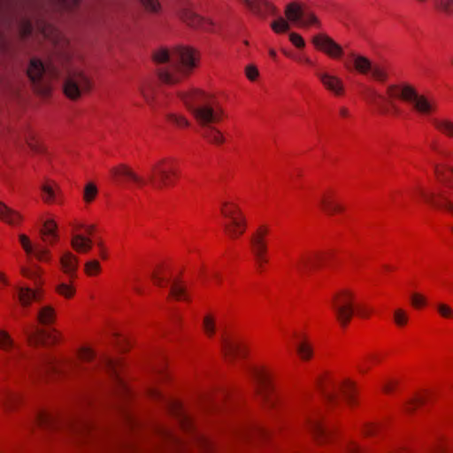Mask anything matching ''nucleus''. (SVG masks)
Returning a JSON list of instances; mask_svg holds the SVG:
<instances>
[{
    "label": "nucleus",
    "instance_id": "1",
    "mask_svg": "<svg viewBox=\"0 0 453 453\" xmlns=\"http://www.w3.org/2000/svg\"><path fill=\"white\" fill-rule=\"evenodd\" d=\"M153 59L158 64H167V67L158 71L160 79L166 83L177 81L175 72L186 73L195 65V56L191 49L176 47L173 50L159 48L153 53Z\"/></svg>",
    "mask_w": 453,
    "mask_h": 453
},
{
    "label": "nucleus",
    "instance_id": "2",
    "mask_svg": "<svg viewBox=\"0 0 453 453\" xmlns=\"http://www.w3.org/2000/svg\"><path fill=\"white\" fill-rule=\"evenodd\" d=\"M225 236L231 241L241 239L248 229V219L237 203L226 200L219 208Z\"/></svg>",
    "mask_w": 453,
    "mask_h": 453
},
{
    "label": "nucleus",
    "instance_id": "3",
    "mask_svg": "<svg viewBox=\"0 0 453 453\" xmlns=\"http://www.w3.org/2000/svg\"><path fill=\"white\" fill-rule=\"evenodd\" d=\"M357 298V292L350 288H339L332 295L330 307L342 328H346L354 318Z\"/></svg>",
    "mask_w": 453,
    "mask_h": 453
},
{
    "label": "nucleus",
    "instance_id": "4",
    "mask_svg": "<svg viewBox=\"0 0 453 453\" xmlns=\"http://www.w3.org/2000/svg\"><path fill=\"white\" fill-rule=\"evenodd\" d=\"M285 15L287 19L279 17L277 20L271 23V27L275 33L288 31L290 27V24L303 27L310 25H320L319 19L312 12L306 11L301 4L296 2L286 5Z\"/></svg>",
    "mask_w": 453,
    "mask_h": 453
},
{
    "label": "nucleus",
    "instance_id": "5",
    "mask_svg": "<svg viewBox=\"0 0 453 453\" xmlns=\"http://www.w3.org/2000/svg\"><path fill=\"white\" fill-rule=\"evenodd\" d=\"M27 73L36 93L47 95L50 92V81L53 75V69L50 65L38 58H32Z\"/></svg>",
    "mask_w": 453,
    "mask_h": 453
},
{
    "label": "nucleus",
    "instance_id": "6",
    "mask_svg": "<svg viewBox=\"0 0 453 453\" xmlns=\"http://www.w3.org/2000/svg\"><path fill=\"white\" fill-rule=\"evenodd\" d=\"M270 232L269 226L260 225L250 235V251L259 270H263L269 263L268 236Z\"/></svg>",
    "mask_w": 453,
    "mask_h": 453
},
{
    "label": "nucleus",
    "instance_id": "7",
    "mask_svg": "<svg viewBox=\"0 0 453 453\" xmlns=\"http://www.w3.org/2000/svg\"><path fill=\"white\" fill-rule=\"evenodd\" d=\"M250 346L242 339L232 336H223L221 339V353L224 358L234 363L239 359H245L250 356Z\"/></svg>",
    "mask_w": 453,
    "mask_h": 453
},
{
    "label": "nucleus",
    "instance_id": "8",
    "mask_svg": "<svg viewBox=\"0 0 453 453\" xmlns=\"http://www.w3.org/2000/svg\"><path fill=\"white\" fill-rule=\"evenodd\" d=\"M252 375L257 382V395L264 402H267L274 388V371L266 365H257L252 368Z\"/></svg>",
    "mask_w": 453,
    "mask_h": 453
},
{
    "label": "nucleus",
    "instance_id": "9",
    "mask_svg": "<svg viewBox=\"0 0 453 453\" xmlns=\"http://www.w3.org/2000/svg\"><path fill=\"white\" fill-rule=\"evenodd\" d=\"M89 88V79L80 70L68 73L64 81V92L70 99H77L83 91Z\"/></svg>",
    "mask_w": 453,
    "mask_h": 453
},
{
    "label": "nucleus",
    "instance_id": "10",
    "mask_svg": "<svg viewBox=\"0 0 453 453\" xmlns=\"http://www.w3.org/2000/svg\"><path fill=\"white\" fill-rule=\"evenodd\" d=\"M395 88H397V87L393 85L389 87L390 90ZM398 89L400 91V96L403 100L411 103L417 111L426 113L433 109V102L428 100L426 96L418 94L411 86L404 84L399 87Z\"/></svg>",
    "mask_w": 453,
    "mask_h": 453
},
{
    "label": "nucleus",
    "instance_id": "11",
    "mask_svg": "<svg viewBox=\"0 0 453 453\" xmlns=\"http://www.w3.org/2000/svg\"><path fill=\"white\" fill-rule=\"evenodd\" d=\"M201 92L199 90H196L192 93L182 94L181 97L188 108L194 114L196 119L203 125L208 126V124L213 121L216 119L215 112L211 107L209 106H201V107H194L192 104V101L196 98V96Z\"/></svg>",
    "mask_w": 453,
    "mask_h": 453
},
{
    "label": "nucleus",
    "instance_id": "12",
    "mask_svg": "<svg viewBox=\"0 0 453 453\" xmlns=\"http://www.w3.org/2000/svg\"><path fill=\"white\" fill-rule=\"evenodd\" d=\"M350 58L353 60V65L357 72L363 74H367L370 73L372 77L379 81H383L386 79V71L379 65L373 64L366 57L351 52Z\"/></svg>",
    "mask_w": 453,
    "mask_h": 453
},
{
    "label": "nucleus",
    "instance_id": "13",
    "mask_svg": "<svg viewBox=\"0 0 453 453\" xmlns=\"http://www.w3.org/2000/svg\"><path fill=\"white\" fill-rule=\"evenodd\" d=\"M17 298L22 308H29L34 303H41L44 298V290L42 287L35 286V288L27 286L17 287Z\"/></svg>",
    "mask_w": 453,
    "mask_h": 453
},
{
    "label": "nucleus",
    "instance_id": "14",
    "mask_svg": "<svg viewBox=\"0 0 453 453\" xmlns=\"http://www.w3.org/2000/svg\"><path fill=\"white\" fill-rule=\"evenodd\" d=\"M313 44L327 56L338 58L343 55V48L326 34H319L312 37Z\"/></svg>",
    "mask_w": 453,
    "mask_h": 453
},
{
    "label": "nucleus",
    "instance_id": "15",
    "mask_svg": "<svg viewBox=\"0 0 453 453\" xmlns=\"http://www.w3.org/2000/svg\"><path fill=\"white\" fill-rule=\"evenodd\" d=\"M111 172L116 181L137 185L143 183L142 177L127 165L119 164L114 166Z\"/></svg>",
    "mask_w": 453,
    "mask_h": 453
},
{
    "label": "nucleus",
    "instance_id": "16",
    "mask_svg": "<svg viewBox=\"0 0 453 453\" xmlns=\"http://www.w3.org/2000/svg\"><path fill=\"white\" fill-rule=\"evenodd\" d=\"M306 426L309 433L318 443L322 444L326 442L328 436V430L323 418L318 416L309 418Z\"/></svg>",
    "mask_w": 453,
    "mask_h": 453
},
{
    "label": "nucleus",
    "instance_id": "17",
    "mask_svg": "<svg viewBox=\"0 0 453 453\" xmlns=\"http://www.w3.org/2000/svg\"><path fill=\"white\" fill-rule=\"evenodd\" d=\"M335 389L342 395L349 406L357 404V383L355 380L349 377L342 378L335 384Z\"/></svg>",
    "mask_w": 453,
    "mask_h": 453
},
{
    "label": "nucleus",
    "instance_id": "18",
    "mask_svg": "<svg viewBox=\"0 0 453 453\" xmlns=\"http://www.w3.org/2000/svg\"><path fill=\"white\" fill-rule=\"evenodd\" d=\"M431 398V392L428 389L416 391L403 403V411L408 415L414 414L419 408L428 403Z\"/></svg>",
    "mask_w": 453,
    "mask_h": 453
},
{
    "label": "nucleus",
    "instance_id": "19",
    "mask_svg": "<svg viewBox=\"0 0 453 453\" xmlns=\"http://www.w3.org/2000/svg\"><path fill=\"white\" fill-rule=\"evenodd\" d=\"M60 269L68 278L77 279L79 258L71 251H65L59 258Z\"/></svg>",
    "mask_w": 453,
    "mask_h": 453
},
{
    "label": "nucleus",
    "instance_id": "20",
    "mask_svg": "<svg viewBox=\"0 0 453 453\" xmlns=\"http://www.w3.org/2000/svg\"><path fill=\"white\" fill-rule=\"evenodd\" d=\"M296 355L302 362H311L314 358V346L311 340L303 335L296 345Z\"/></svg>",
    "mask_w": 453,
    "mask_h": 453
},
{
    "label": "nucleus",
    "instance_id": "21",
    "mask_svg": "<svg viewBox=\"0 0 453 453\" xmlns=\"http://www.w3.org/2000/svg\"><path fill=\"white\" fill-rule=\"evenodd\" d=\"M180 18L184 23L194 28L205 29V23L211 24V21L210 19H204L196 12L188 8L181 10L180 13Z\"/></svg>",
    "mask_w": 453,
    "mask_h": 453
},
{
    "label": "nucleus",
    "instance_id": "22",
    "mask_svg": "<svg viewBox=\"0 0 453 453\" xmlns=\"http://www.w3.org/2000/svg\"><path fill=\"white\" fill-rule=\"evenodd\" d=\"M76 279L68 278V281H59L54 287L55 293L65 300H72L76 296Z\"/></svg>",
    "mask_w": 453,
    "mask_h": 453
},
{
    "label": "nucleus",
    "instance_id": "23",
    "mask_svg": "<svg viewBox=\"0 0 453 453\" xmlns=\"http://www.w3.org/2000/svg\"><path fill=\"white\" fill-rule=\"evenodd\" d=\"M0 220L10 226H19L22 223L23 217L0 200Z\"/></svg>",
    "mask_w": 453,
    "mask_h": 453
},
{
    "label": "nucleus",
    "instance_id": "24",
    "mask_svg": "<svg viewBox=\"0 0 453 453\" xmlns=\"http://www.w3.org/2000/svg\"><path fill=\"white\" fill-rule=\"evenodd\" d=\"M57 229V223L54 220L49 219L45 221L40 231L42 241L49 245L57 243L58 241Z\"/></svg>",
    "mask_w": 453,
    "mask_h": 453
},
{
    "label": "nucleus",
    "instance_id": "25",
    "mask_svg": "<svg viewBox=\"0 0 453 453\" xmlns=\"http://www.w3.org/2000/svg\"><path fill=\"white\" fill-rule=\"evenodd\" d=\"M411 311L404 307H395L392 311V323L398 329H404L411 324Z\"/></svg>",
    "mask_w": 453,
    "mask_h": 453
},
{
    "label": "nucleus",
    "instance_id": "26",
    "mask_svg": "<svg viewBox=\"0 0 453 453\" xmlns=\"http://www.w3.org/2000/svg\"><path fill=\"white\" fill-rule=\"evenodd\" d=\"M169 298L178 302H191L187 285L180 280L173 281L170 288Z\"/></svg>",
    "mask_w": 453,
    "mask_h": 453
},
{
    "label": "nucleus",
    "instance_id": "27",
    "mask_svg": "<svg viewBox=\"0 0 453 453\" xmlns=\"http://www.w3.org/2000/svg\"><path fill=\"white\" fill-rule=\"evenodd\" d=\"M71 247L78 253L87 254L93 247V242L90 238L78 233H72L70 242Z\"/></svg>",
    "mask_w": 453,
    "mask_h": 453
},
{
    "label": "nucleus",
    "instance_id": "28",
    "mask_svg": "<svg viewBox=\"0 0 453 453\" xmlns=\"http://www.w3.org/2000/svg\"><path fill=\"white\" fill-rule=\"evenodd\" d=\"M46 329L37 326L26 331L27 343L28 346L37 348L45 346Z\"/></svg>",
    "mask_w": 453,
    "mask_h": 453
},
{
    "label": "nucleus",
    "instance_id": "29",
    "mask_svg": "<svg viewBox=\"0 0 453 453\" xmlns=\"http://www.w3.org/2000/svg\"><path fill=\"white\" fill-rule=\"evenodd\" d=\"M317 386L325 394L331 392L333 388H335L334 375L333 372L326 371L320 373L317 378Z\"/></svg>",
    "mask_w": 453,
    "mask_h": 453
},
{
    "label": "nucleus",
    "instance_id": "30",
    "mask_svg": "<svg viewBox=\"0 0 453 453\" xmlns=\"http://www.w3.org/2000/svg\"><path fill=\"white\" fill-rule=\"evenodd\" d=\"M153 175L150 180L160 185L166 184L170 181L172 175H175L176 172L173 169H168L162 166H155L153 168Z\"/></svg>",
    "mask_w": 453,
    "mask_h": 453
},
{
    "label": "nucleus",
    "instance_id": "31",
    "mask_svg": "<svg viewBox=\"0 0 453 453\" xmlns=\"http://www.w3.org/2000/svg\"><path fill=\"white\" fill-rule=\"evenodd\" d=\"M20 273L23 277L33 280L35 286L42 287L44 283L42 278L43 271L39 266L21 267Z\"/></svg>",
    "mask_w": 453,
    "mask_h": 453
},
{
    "label": "nucleus",
    "instance_id": "32",
    "mask_svg": "<svg viewBox=\"0 0 453 453\" xmlns=\"http://www.w3.org/2000/svg\"><path fill=\"white\" fill-rule=\"evenodd\" d=\"M319 78L324 86L331 91L336 94H340L342 91V82L338 77L324 73L319 74Z\"/></svg>",
    "mask_w": 453,
    "mask_h": 453
},
{
    "label": "nucleus",
    "instance_id": "33",
    "mask_svg": "<svg viewBox=\"0 0 453 453\" xmlns=\"http://www.w3.org/2000/svg\"><path fill=\"white\" fill-rule=\"evenodd\" d=\"M202 330L208 339H211L216 335V317L213 314L207 313L203 316L202 321Z\"/></svg>",
    "mask_w": 453,
    "mask_h": 453
},
{
    "label": "nucleus",
    "instance_id": "34",
    "mask_svg": "<svg viewBox=\"0 0 453 453\" xmlns=\"http://www.w3.org/2000/svg\"><path fill=\"white\" fill-rule=\"evenodd\" d=\"M168 279V271L165 265H157L151 273V280L157 287H165Z\"/></svg>",
    "mask_w": 453,
    "mask_h": 453
},
{
    "label": "nucleus",
    "instance_id": "35",
    "mask_svg": "<svg viewBox=\"0 0 453 453\" xmlns=\"http://www.w3.org/2000/svg\"><path fill=\"white\" fill-rule=\"evenodd\" d=\"M56 316L55 309L50 305H46L39 310L37 320L40 324L48 326L55 322Z\"/></svg>",
    "mask_w": 453,
    "mask_h": 453
},
{
    "label": "nucleus",
    "instance_id": "36",
    "mask_svg": "<svg viewBox=\"0 0 453 453\" xmlns=\"http://www.w3.org/2000/svg\"><path fill=\"white\" fill-rule=\"evenodd\" d=\"M16 348V342L11 334L5 329H0V350L10 353Z\"/></svg>",
    "mask_w": 453,
    "mask_h": 453
},
{
    "label": "nucleus",
    "instance_id": "37",
    "mask_svg": "<svg viewBox=\"0 0 453 453\" xmlns=\"http://www.w3.org/2000/svg\"><path fill=\"white\" fill-rule=\"evenodd\" d=\"M22 402V396L17 392H8L3 402V406L6 411H12L18 408Z\"/></svg>",
    "mask_w": 453,
    "mask_h": 453
},
{
    "label": "nucleus",
    "instance_id": "38",
    "mask_svg": "<svg viewBox=\"0 0 453 453\" xmlns=\"http://www.w3.org/2000/svg\"><path fill=\"white\" fill-rule=\"evenodd\" d=\"M410 304L414 310H424L428 306V299L420 292H413L410 295Z\"/></svg>",
    "mask_w": 453,
    "mask_h": 453
},
{
    "label": "nucleus",
    "instance_id": "39",
    "mask_svg": "<svg viewBox=\"0 0 453 453\" xmlns=\"http://www.w3.org/2000/svg\"><path fill=\"white\" fill-rule=\"evenodd\" d=\"M319 207L329 215L340 213L344 209L338 200H321Z\"/></svg>",
    "mask_w": 453,
    "mask_h": 453
},
{
    "label": "nucleus",
    "instance_id": "40",
    "mask_svg": "<svg viewBox=\"0 0 453 453\" xmlns=\"http://www.w3.org/2000/svg\"><path fill=\"white\" fill-rule=\"evenodd\" d=\"M83 271L88 277H97L103 269L99 260L94 258L85 262Z\"/></svg>",
    "mask_w": 453,
    "mask_h": 453
},
{
    "label": "nucleus",
    "instance_id": "41",
    "mask_svg": "<svg viewBox=\"0 0 453 453\" xmlns=\"http://www.w3.org/2000/svg\"><path fill=\"white\" fill-rule=\"evenodd\" d=\"M95 245L96 248V254L99 259H101L102 261H108L111 257V252L106 243V241L102 237L96 238Z\"/></svg>",
    "mask_w": 453,
    "mask_h": 453
},
{
    "label": "nucleus",
    "instance_id": "42",
    "mask_svg": "<svg viewBox=\"0 0 453 453\" xmlns=\"http://www.w3.org/2000/svg\"><path fill=\"white\" fill-rule=\"evenodd\" d=\"M435 311L441 319L453 320V307L450 304L445 302H438L435 303Z\"/></svg>",
    "mask_w": 453,
    "mask_h": 453
},
{
    "label": "nucleus",
    "instance_id": "43",
    "mask_svg": "<svg viewBox=\"0 0 453 453\" xmlns=\"http://www.w3.org/2000/svg\"><path fill=\"white\" fill-rule=\"evenodd\" d=\"M77 358L85 363H89L94 360L96 357L95 350L88 345H82L77 349Z\"/></svg>",
    "mask_w": 453,
    "mask_h": 453
},
{
    "label": "nucleus",
    "instance_id": "44",
    "mask_svg": "<svg viewBox=\"0 0 453 453\" xmlns=\"http://www.w3.org/2000/svg\"><path fill=\"white\" fill-rule=\"evenodd\" d=\"M399 381L395 378H387L381 383V391L385 395H391L396 391Z\"/></svg>",
    "mask_w": 453,
    "mask_h": 453
},
{
    "label": "nucleus",
    "instance_id": "45",
    "mask_svg": "<svg viewBox=\"0 0 453 453\" xmlns=\"http://www.w3.org/2000/svg\"><path fill=\"white\" fill-rule=\"evenodd\" d=\"M380 425L375 422H366L361 427V434L365 437H373L378 434Z\"/></svg>",
    "mask_w": 453,
    "mask_h": 453
},
{
    "label": "nucleus",
    "instance_id": "46",
    "mask_svg": "<svg viewBox=\"0 0 453 453\" xmlns=\"http://www.w3.org/2000/svg\"><path fill=\"white\" fill-rule=\"evenodd\" d=\"M432 207L442 211L444 212L453 214V201L452 200H433Z\"/></svg>",
    "mask_w": 453,
    "mask_h": 453
},
{
    "label": "nucleus",
    "instance_id": "47",
    "mask_svg": "<svg viewBox=\"0 0 453 453\" xmlns=\"http://www.w3.org/2000/svg\"><path fill=\"white\" fill-rule=\"evenodd\" d=\"M38 261L50 262L51 260V254L48 249L35 246L34 252L32 254Z\"/></svg>",
    "mask_w": 453,
    "mask_h": 453
},
{
    "label": "nucleus",
    "instance_id": "48",
    "mask_svg": "<svg viewBox=\"0 0 453 453\" xmlns=\"http://www.w3.org/2000/svg\"><path fill=\"white\" fill-rule=\"evenodd\" d=\"M19 243L27 256H32L35 246H33L31 240L25 234H19Z\"/></svg>",
    "mask_w": 453,
    "mask_h": 453
},
{
    "label": "nucleus",
    "instance_id": "49",
    "mask_svg": "<svg viewBox=\"0 0 453 453\" xmlns=\"http://www.w3.org/2000/svg\"><path fill=\"white\" fill-rule=\"evenodd\" d=\"M60 340L61 334L58 331L55 329L46 330L45 346L55 345L58 343Z\"/></svg>",
    "mask_w": 453,
    "mask_h": 453
},
{
    "label": "nucleus",
    "instance_id": "50",
    "mask_svg": "<svg viewBox=\"0 0 453 453\" xmlns=\"http://www.w3.org/2000/svg\"><path fill=\"white\" fill-rule=\"evenodd\" d=\"M52 419V414L47 411H41L37 414V423L41 426H49L51 424Z\"/></svg>",
    "mask_w": 453,
    "mask_h": 453
},
{
    "label": "nucleus",
    "instance_id": "51",
    "mask_svg": "<svg viewBox=\"0 0 453 453\" xmlns=\"http://www.w3.org/2000/svg\"><path fill=\"white\" fill-rule=\"evenodd\" d=\"M209 131L205 134V136L209 138L211 142H221L223 141V136L221 133L212 127H209Z\"/></svg>",
    "mask_w": 453,
    "mask_h": 453
},
{
    "label": "nucleus",
    "instance_id": "52",
    "mask_svg": "<svg viewBox=\"0 0 453 453\" xmlns=\"http://www.w3.org/2000/svg\"><path fill=\"white\" fill-rule=\"evenodd\" d=\"M345 451L347 453H364L362 447L356 441H349L345 445Z\"/></svg>",
    "mask_w": 453,
    "mask_h": 453
},
{
    "label": "nucleus",
    "instance_id": "53",
    "mask_svg": "<svg viewBox=\"0 0 453 453\" xmlns=\"http://www.w3.org/2000/svg\"><path fill=\"white\" fill-rule=\"evenodd\" d=\"M98 194V190L96 186L92 183L88 182L84 188V196L85 198H91Z\"/></svg>",
    "mask_w": 453,
    "mask_h": 453
},
{
    "label": "nucleus",
    "instance_id": "54",
    "mask_svg": "<svg viewBox=\"0 0 453 453\" xmlns=\"http://www.w3.org/2000/svg\"><path fill=\"white\" fill-rule=\"evenodd\" d=\"M437 126L444 133L453 135V122H451L449 120H441L437 123Z\"/></svg>",
    "mask_w": 453,
    "mask_h": 453
},
{
    "label": "nucleus",
    "instance_id": "55",
    "mask_svg": "<svg viewBox=\"0 0 453 453\" xmlns=\"http://www.w3.org/2000/svg\"><path fill=\"white\" fill-rule=\"evenodd\" d=\"M325 255L322 252H315L308 256L307 263L311 266H317V263L324 258Z\"/></svg>",
    "mask_w": 453,
    "mask_h": 453
},
{
    "label": "nucleus",
    "instance_id": "56",
    "mask_svg": "<svg viewBox=\"0 0 453 453\" xmlns=\"http://www.w3.org/2000/svg\"><path fill=\"white\" fill-rule=\"evenodd\" d=\"M437 5L446 13H451L453 12V0H440Z\"/></svg>",
    "mask_w": 453,
    "mask_h": 453
},
{
    "label": "nucleus",
    "instance_id": "57",
    "mask_svg": "<svg viewBox=\"0 0 453 453\" xmlns=\"http://www.w3.org/2000/svg\"><path fill=\"white\" fill-rule=\"evenodd\" d=\"M355 313H357L362 319H368L372 315V309L365 307V306L357 307L356 305Z\"/></svg>",
    "mask_w": 453,
    "mask_h": 453
},
{
    "label": "nucleus",
    "instance_id": "58",
    "mask_svg": "<svg viewBox=\"0 0 453 453\" xmlns=\"http://www.w3.org/2000/svg\"><path fill=\"white\" fill-rule=\"evenodd\" d=\"M117 336H119V339L116 342V344L118 345V347L119 348V349L121 351H127L130 349L131 348V345L127 342V340L126 339V337L120 335V334H117Z\"/></svg>",
    "mask_w": 453,
    "mask_h": 453
},
{
    "label": "nucleus",
    "instance_id": "59",
    "mask_svg": "<svg viewBox=\"0 0 453 453\" xmlns=\"http://www.w3.org/2000/svg\"><path fill=\"white\" fill-rule=\"evenodd\" d=\"M289 39H290L291 42L293 44H295L296 47H303L304 46V41L301 37V35H299L298 34H296V33L289 34Z\"/></svg>",
    "mask_w": 453,
    "mask_h": 453
},
{
    "label": "nucleus",
    "instance_id": "60",
    "mask_svg": "<svg viewBox=\"0 0 453 453\" xmlns=\"http://www.w3.org/2000/svg\"><path fill=\"white\" fill-rule=\"evenodd\" d=\"M246 75L250 80H251V81L255 80L258 75L257 68L253 65H248L246 67Z\"/></svg>",
    "mask_w": 453,
    "mask_h": 453
},
{
    "label": "nucleus",
    "instance_id": "61",
    "mask_svg": "<svg viewBox=\"0 0 453 453\" xmlns=\"http://www.w3.org/2000/svg\"><path fill=\"white\" fill-rule=\"evenodd\" d=\"M180 424L182 429L188 430L191 427L192 420L188 416H181L180 418Z\"/></svg>",
    "mask_w": 453,
    "mask_h": 453
},
{
    "label": "nucleus",
    "instance_id": "62",
    "mask_svg": "<svg viewBox=\"0 0 453 453\" xmlns=\"http://www.w3.org/2000/svg\"><path fill=\"white\" fill-rule=\"evenodd\" d=\"M43 191L44 193L47 195V196H60L62 195L59 188H52V187H50V186H45L43 187Z\"/></svg>",
    "mask_w": 453,
    "mask_h": 453
},
{
    "label": "nucleus",
    "instance_id": "63",
    "mask_svg": "<svg viewBox=\"0 0 453 453\" xmlns=\"http://www.w3.org/2000/svg\"><path fill=\"white\" fill-rule=\"evenodd\" d=\"M148 395L152 399H160L162 396L160 390L155 387H151L148 389Z\"/></svg>",
    "mask_w": 453,
    "mask_h": 453
},
{
    "label": "nucleus",
    "instance_id": "64",
    "mask_svg": "<svg viewBox=\"0 0 453 453\" xmlns=\"http://www.w3.org/2000/svg\"><path fill=\"white\" fill-rule=\"evenodd\" d=\"M250 8L254 9L257 12H260V5L262 4V0H243Z\"/></svg>",
    "mask_w": 453,
    "mask_h": 453
}]
</instances>
